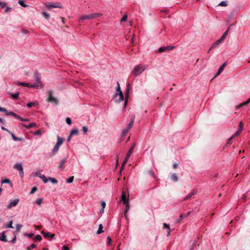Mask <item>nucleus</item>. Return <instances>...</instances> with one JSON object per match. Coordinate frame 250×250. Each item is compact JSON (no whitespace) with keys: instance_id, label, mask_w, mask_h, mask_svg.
I'll use <instances>...</instances> for the list:
<instances>
[{"instance_id":"nucleus-21","label":"nucleus","mask_w":250,"mask_h":250,"mask_svg":"<svg viewBox=\"0 0 250 250\" xmlns=\"http://www.w3.org/2000/svg\"><path fill=\"white\" fill-rule=\"evenodd\" d=\"M60 146H60L57 143H56V145H55L54 148H53V149L52 150V153L53 154H54L58 152V151Z\"/></svg>"},{"instance_id":"nucleus-50","label":"nucleus","mask_w":250,"mask_h":250,"mask_svg":"<svg viewBox=\"0 0 250 250\" xmlns=\"http://www.w3.org/2000/svg\"><path fill=\"white\" fill-rule=\"evenodd\" d=\"M127 18V16L126 15H125L123 16L122 18L121 19V22H124L126 21Z\"/></svg>"},{"instance_id":"nucleus-64","label":"nucleus","mask_w":250,"mask_h":250,"mask_svg":"<svg viewBox=\"0 0 250 250\" xmlns=\"http://www.w3.org/2000/svg\"><path fill=\"white\" fill-rule=\"evenodd\" d=\"M62 250H69V248L67 246H63Z\"/></svg>"},{"instance_id":"nucleus-40","label":"nucleus","mask_w":250,"mask_h":250,"mask_svg":"<svg viewBox=\"0 0 250 250\" xmlns=\"http://www.w3.org/2000/svg\"><path fill=\"white\" fill-rule=\"evenodd\" d=\"M36 247V245L32 244L30 246H29L27 247V250H31L33 249H34Z\"/></svg>"},{"instance_id":"nucleus-34","label":"nucleus","mask_w":250,"mask_h":250,"mask_svg":"<svg viewBox=\"0 0 250 250\" xmlns=\"http://www.w3.org/2000/svg\"><path fill=\"white\" fill-rule=\"evenodd\" d=\"M78 134V130L77 129H73L71 131L70 135H77Z\"/></svg>"},{"instance_id":"nucleus-12","label":"nucleus","mask_w":250,"mask_h":250,"mask_svg":"<svg viewBox=\"0 0 250 250\" xmlns=\"http://www.w3.org/2000/svg\"><path fill=\"white\" fill-rule=\"evenodd\" d=\"M191 211H188L187 213L186 214H181V215L180 216L179 218L177 219V222L178 223V222H180V221H181L184 218H186L187 217H188L190 214V213H191Z\"/></svg>"},{"instance_id":"nucleus-19","label":"nucleus","mask_w":250,"mask_h":250,"mask_svg":"<svg viewBox=\"0 0 250 250\" xmlns=\"http://www.w3.org/2000/svg\"><path fill=\"white\" fill-rule=\"evenodd\" d=\"M119 91H122L120 88V86L118 82H117V87L116 88V92L114 94V98H116L118 97V93H119Z\"/></svg>"},{"instance_id":"nucleus-22","label":"nucleus","mask_w":250,"mask_h":250,"mask_svg":"<svg viewBox=\"0 0 250 250\" xmlns=\"http://www.w3.org/2000/svg\"><path fill=\"white\" fill-rule=\"evenodd\" d=\"M22 125H23L24 127H26V128H32V127H34L36 126V124L35 123H31L28 125H26L25 124H22Z\"/></svg>"},{"instance_id":"nucleus-16","label":"nucleus","mask_w":250,"mask_h":250,"mask_svg":"<svg viewBox=\"0 0 250 250\" xmlns=\"http://www.w3.org/2000/svg\"><path fill=\"white\" fill-rule=\"evenodd\" d=\"M42 233L43 234V236L46 238L51 237L52 238L55 236L54 234L51 233L50 232H44V231H42Z\"/></svg>"},{"instance_id":"nucleus-14","label":"nucleus","mask_w":250,"mask_h":250,"mask_svg":"<svg viewBox=\"0 0 250 250\" xmlns=\"http://www.w3.org/2000/svg\"><path fill=\"white\" fill-rule=\"evenodd\" d=\"M243 124L242 122H241L240 123V125H239V128L238 129V130L233 134V136H237L240 134L242 130L243 129Z\"/></svg>"},{"instance_id":"nucleus-52","label":"nucleus","mask_w":250,"mask_h":250,"mask_svg":"<svg viewBox=\"0 0 250 250\" xmlns=\"http://www.w3.org/2000/svg\"><path fill=\"white\" fill-rule=\"evenodd\" d=\"M82 130L84 133H86L88 131V129L86 126H83L82 127Z\"/></svg>"},{"instance_id":"nucleus-31","label":"nucleus","mask_w":250,"mask_h":250,"mask_svg":"<svg viewBox=\"0 0 250 250\" xmlns=\"http://www.w3.org/2000/svg\"><path fill=\"white\" fill-rule=\"evenodd\" d=\"M103 227L102 225V224L99 225L98 229L97 231V233L98 234H101V233H102L103 232Z\"/></svg>"},{"instance_id":"nucleus-5","label":"nucleus","mask_w":250,"mask_h":250,"mask_svg":"<svg viewBox=\"0 0 250 250\" xmlns=\"http://www.w3.org/2000/svg\"><path fill=\"white\" fill-rule=\"evenodd\" d=\"M14 168L17 170L19 171V174L21 178H22L23 176V167L21 164L20 163H16L14 166Z\"/></svg>"},{"instance_id":"nucleus-1","label":"nucleus","mask_w":250,"mask_h":250,"mask_svg":"<svg viewBox=\"0 0 250 250\" xmlns=\"http://www.w3.org/2000/svg\"><path fill=\"white\" fill-rule=\"evenodd\" d=\"M101 13H91L88 15H83L80 17L79 21L82 22L85 20H90L95 19L97 18L102 16Z\"/></svg>"},{"instance_id":"nucleus-2","label":"nucleus","mask_w":250,"mask_h":250,"mask_svg":"<svg viewBox=\"0 0 250 250\" xmlns=\"http://www.w3.org/2000/svg\"><path fill=\"white\" fill-rule=\"evenodd\" d=\"M145 69L146 67L143 65L139 64L136 65L132 71V74L134 76H138L142 73Z\"/></svg>"},{"instance_id":"nucleus-57","label":"nucleus","mask_w":250,"mask_h":250,"mask_svg":"<svg viewBox=\"0 0 250 250\" xmlns=\"http://www.w3.org/2000/svg\"><path fill=\"white\" fill-rule=\"evenodd\" d=\"M43 174H42L40 172H37L35 173V176H37V177H39L41 178V177H42V175Z\"/></svg>"},{"instance_id":"nucleus-42","label":"nucleus","mask_w":250,"mask_h":250,"mask_svg":"<svg viewBox=\"0 0 250 250\" xmlns=\"http://www.w3.org/2000/svg\"><path fill=\"white\" fill-rule=\"evenodd\" d=\"M42 202V199L41 198H39L36 201V203L39 205H40Z\"/></svg>"},{"instance_id":"nucleus-44","label":"nucleus","mask_w":250,"mask_h":250,"mask_svg":"<svg viewBox=\"0 0 250 250\" xmlns=\"http://www.w3.org/2000/svg\"><path fill=\"white\" fill-rule=\"evenodd\" d=\"M49 181H50L54 184L57 183V180L53 178L49 177Z\"/></svg>"},{"instance_id":"nucleus-61","label":"nucleus","mask_w":250,"mask_h":250,"mask_svg":"<svg viewBox=\"0 0 250 250\" xmlns=\"http://www.w3.org/2000/svg\"><path fill=\"white\" fill-rule=\"evenodd\" d=\"M33 105V103L32 102L28 103L27 104V106L29 108L31 107Z\"/></svg>"},{"instance_id":"nucleus-13","label":"nucleus","mask_w":250,"mask_h":250,"mask_svg":"<svg viewBox=\"0 0 250 250\" xmlns=\"http://www.w3.org/2000/svg\"><path fill=\"white\" fill-rule=\"evenodd\" d=\"M121 200L123 202L124 204L129 203L128 199L126 197V195L124 192H123L122 194Z\"/></svg>"},{"instance_id":"nucleus-36","label":"nucleus","mask_w":250,"mask_h":250,"mask_svg":"<svg viewBox=\"0 0 250 250\" xmlns=\"http://www.w3.org/2000/svg\"><path fill=\"white\" fill-rule=\"evenodd\" d=\"M1 183L2 184H11V181L8 179H5L1 180Z\"/></svg>"},{"instance_id":"nucleus-32","label":"nucleus","mask_w":250,"mask_h":250,"mask_svg":"<svg viewBox=\"0 0 250 250\" xmlns=\"http://www.w3.org/2000/svg\"><path fill=\"white\" fill-rule=\"evenodd\" d=\"M11 136H12V137L13 138V139L14 140V141H21V138H18L16 136H15V135L12 133L11 132V133H10Z\"/></svg>"},{"instance_id":"nucleus-26","label":"nucleus","mask_w":250,"mask_h":250,"mask_svg":"<svg viewBox=\"0 0 250 250\" xmlns=\"http://www.w3.org/2000/svg\"><path fill=\"white\" fill-rule=\"evenodd\" d=\"M196 194L195 191H192L190 192L188 196H187L184 199V200L186 201L189 198H190L193 195H195Z\"/></svg>"},{"instance_id":"nucleus-56","label":"nucleus","mask_w":250,"mask_h":250,"mask_svg":"<svg viewBox=\"0 0 250 250\" xmlns=\"http://www.w3.org/2000/svg\"><path fill=\"white\" fill-rule=\"evenodd\" d=\"M101 205L102 206V211L104 212V208H105L106 205L105 202L104 201L102 202Z\"/></svg>"},{"instance_id":"nucleus-35","label":"nucleus","mask_w":250,"mask_h":250,"mask_svg":"<svg viewBox=\"0 0 250 250\" xmlns=\"http://www.w3.org/2000/svg\"><path fill=\"white\" fill-rule=\"evenodd\" d=\"M10 95L15 99H17L19 98V93L17 92L15 94L11 93Z\"/></svg>"},{"instance_id":"nucleus-45","label":"nucleus","mask_w":250,"mask_h":250,"mask_svg":"<svg viewBox=\"0 0 250 250\" xmlns=\"http://www.w3.org/2000/svg\"><path fill=\"white\" fill-rule=\"evenodd\" d=\"M38 188L37 187H33L32 189H31V190L30 191V194H33V193H34L37 190Z\"/></svg>"},{"instance_id":"nucleus-53","label":"nucleus","mask_w":250,"mask_h":250,"mask_svg":"<svg viewBox=\"0 0 250 250\" xmlns=\"http://www.w3.org/2000/svg\"><path fill=\"white\" fill-rule=\"evenodd\" d=\"M6 5V3L4 2H0V9L2 8Z\"/></svg>"},{"instance_id":"nucleus-63","label":"nucleus","mask_w":250,"mask_h":250,"mask_svg":"<svg viewBox=\"0 0 250 250\" xmlns=\"http://www.w3.org/2000/svg\"><path fill=\"white\" fill-rule=\"evenodd\" d=\"M25 235H26L27 236L31 238V237H32L34 235V234L32 233H26Z\"/></svg>"},{"instance_id":"nucleus-6","label":"nucleus","mask_w":250,"mask_h":250,"mask_svg":"<svg viewBox=\"0 0 250 250\" xmlns=\"http://www.w3.org/2000/svg\"><path fill=\"white\" fill-rule=\"evenodd\" d=\"M45 6L50 9L51 8H62V6L61 4L59 2H55V3H46L45 4Z\"/></svg>"},{"instance_id":"nucleus-28","label":"nucleus","mask_w":250,"mask_h":250,"mask_svg":"<svg viewBox=\"0 0 250 250\" xmlns=\"http://www.w3.org/2000/svg\"><path fill=\"white\" fill-rule=\"evenodd\" d=\"M229 29H228L226 31H225V32L223 34V35L222 36V37H221V38L220 39V41L223 42L225 39L226 38L227 35H228V32H229Z\"/></svg>"},{"instance_id":"nucleus-39","label":"nucleus","mask_w":250,"mask_h":250,"mask_svg":"<svg viewBox=\"0 0 250 250\" xmlns=\"http://www.w3.org/2000/svg\"><path fill=\"white\" fill-rule=\"evenodd\" d=\"M22 226L21 224H17L16 226V229L17 232H20Z\"/></svg>"},{"instance_id":"nucleus-54","label":"nucleus","mask_w":250,"mask_h":250,"mask_svg":"<svg viewBox=\"0 0 250 250\" xmlns=\"http://www.w3.org/2000/svg\"><path fill=\"white\" fill-rule=\"evenodd\" d=\"M107 245L108 246L110 245V244H111V238H110V236H107Z\"/></svg>"},{"instance_id":"nucleus-27","label":"nucleus","mask_w":250,"mask_h":250,"mask_svg":"<svg viewBox=\"0 0 250 250\" xmlns=\"http://www.w3.org/2000/svg\"><path fill=\"white\" fill-rule=\"evenodd\" d=\"M13 224V221H10L8 222H7L6 224L4 225L6 228H13V227L12 226Z\"/></svg>"},{"instance_id":"nucleus-47","label":"nucleus","mask_w":250,"mask_h":250,"mask_svg":"<svg viewBox=\"0 0 250 250\" xmlns=\"http://www.w3.org/2000/svg\"><path fill=\"white\" fill-rule=\"evenodd\" d=\"M219 6H226L227 5V3L225 1H222L219 4Z\"/></svg>"},{"instance_id":"nucleus-17","label":"nucleus","mask_w":250,"mask_h":250,"mask_svg":"<svg viewBox=\"0 0 250 250\" xmlns=\"http://www.w3.org/2000/svg\"><path fill=\"white\" fill-rule=\"evenodd\" d=\"M0 240L3 242H7L6 235L4 232L0 233Z\"/></svg>"},{"instance_id":"nucleus-25","label":"nucleus","mask_w":250,"mask_h":250,"mask_svg":"<svg viewBox=\"0 0 250 250\" xmlns=\"http://www.w3.org/2000/svg\"><path fill=\"white\" fill-rule=\"evenodd\" d=\"M7 115H10L13 116L16 118L18 119H19L20 117L18 115L16 114V113H14L13 112L10 111V112H7Z\"/></svg>"},{"instance_id":"nucleus-8","label":"nucleus","mask_w":250,"mask_h":250,"mask_svg":"<svg viewBox=\"0 0 250 250\" xmlns=\"http://www.w3.org/2000/svg\"><path fill=\"white\" fill-rule=\"evenodd\" d=\"M174 48H175V46H171V45H168L167 46H163V47H160L159 49V51L160 52H166L167 51L171 50Z\"/></svg>"},{"instance_id":"nucleus-46","label":"nucleus","mask_w":250,"mask_h":250,"mask_svg":"<svg viewBox=\"0 0 250 250\" xmlns=\"http://www.w3.org/2000/svg\"><path fill=\"white\" fill-rule=\"evenodd\" d=\"M124 205L125 206V212H128L130 208L129 203H127V204H125Z\"/></svg>"},{"instance_id":"nucleus-9","label":"nucleus","mask_w":250,"mask_h":250,"mask_svg":"<svg viewBox=\"0 0 250 250\" xmlns=\"http://www.w3.org/2000/svg\"><path fill=\"white\" fill-rule=\"evenodd\" d=\"M129 91H130L129 83H128L127 84V87H126V91H125V103H124V108L125 107L126 105L127 104V99L129 97Z\"/></svg>"},{"instance_id":"nucleus-11","label":"nucleus","mask_w":250,"mask_h":250,"mask_svg":"<svg viewBox=\"0 0 250 250\" xmlns=\"http://www.w3.org/2000/svg\"><path fill=\"white\" fill-rule=\"evenodd\" d=\"M118 97H119V98H118V97L115 98L117 103H119L124 100V95L122 91H119V93H118Z\"/></svg>"},{"instance_id":"nucleus-24","label":"nucleus","mask_w":250,"mask_h":250,"mask_svg":"<svg viewBox=\"0 0 250 250\" xmlns=\"http://www.w3.org/2000/svg\"><path fill=\"white\" fill-rule=\"evenodd\" d=\"M63 138L60 137L59 136H57V142L56 143H57L60 146H61L63 143Z\"/></svg>"},{"instance_id":"nucleus-29","label":"nucleus","mask_w":250,"mask_h":250,"mask_svg":"<svg viewBox=\"0 0 250 250\" xmlns=\"http://www.w3.org/2000/svg\"><path fill=\"white\" fill-rule=\"evenodd\" d=\"M18 3L21 5V6L23 7H27L28 6V5L27 4H25L24 3V0H19V1H18Z\"/></svg>"},{"instance_id":"nucleus-58","label":"nucleus","mask_w":250,"mask_h":250,"mask_svg":"<svg viewBox=\"0 0 250 250\" xmlns=\"http://www.w3.org/2000/svg\"><path fill=\"white\" fill-rule=\"evenodd\" d=\"M19 120H20V121H22V122H28L29 121L28 119H26V118L23 119L21 117H20V118Z\"/></svg>"},{"instance_id":"nucleus-41","label":"nucleus","mask_w":250,"mask_h":250,"mask_svg":"<svg viewBox=\"0 0 250 250\" xmlns=\"http://www.w3.org/2000/svg\"><path fill=\"white\" fill-rule=\"evenodd\" d=\"M42 237L41 235H37L35 237H34V240L35 241H41L42 240Z\"/></svg>"},{"instance_id":"nucleus-62","label":"nucleus","mask_w":250,"mask_h":250,"mask_svg":"<svg viewBox=\"0 0 250 250\" xmlns=\"http://www.w3.org/2000/svg\"><path fill=\"white\" fill-rule=\"evenodd\" d=\"M129 158V157H127V155H126V157L123 162L124 163V164H126V162H127L128 159Z\"/></svg>"},{"instance_id":"nucleus-51","label":"nucleus","mask_w":250,"mask_h":250,"mask_svg":"<svg viewBox=\"0 0 250 250\" xmlns=\"http://www.w3.org/2000/svg\"><path fill=\"white\" fill-rule=\"evenodd\" d=\"M0 111L4 112L6 115L7 113V110L6 108L0 107Z\"/></svg>"},{"instance_id":"nucleus-60","label":"nucleus","mask_w":250,"mask_h":250,"mask_svg":"<svg viewBox=\"0 0 250 250\" xmlns=\"http://www.w3.org/2000/svg\"><path fill=\"white\" fill-rule=\"evenodd\" d=\"M34 134L35 135H41V131L40 130H38L36 131H35L34 133Z\"/></svg>"},{"instance_id":"nucleus-30","label":"nucleus","mask_w":250,"mask_h":250,"mask_svg":"<svg viewBox=\"0 0 250 250\" xmlns=\"http://www.w3.org/2000/svg\"><path fill=\"white\" fill-rule=\"evenodd\" d=\"M171 179L175 182H177L178 180V176H177L176 173H173L171 175Z\"/></svg>"},{"instance_id":"nucleus-20","label":"nucleus","mask_w":250,"mask_h":250,"mask_svg":"<svg viewBox=\"0 0 250 250\" xmlns=\"http://www.w3.org/2000/svg\"><path fill=\"white\" fill-rule=\"evenodd\" d=\"M222 42L220 41V40H218L217 41H216L215 42H214L213 43V44L212 45L211 48H210L209 50L210 51L211 49H212V48H214L215 47H216L220 43H221Z\"/></svg>"},{"instance_id":"nucleus-15","label":"nucleus","mask_w":250,"mask_h":250,"mask_svg":"<svg viewBox=\"0 0 250 250\" xmlns=\"http://www.w3.org/2000/svg\"><path fill=\"white\" fill-rule=\"evenodd\" d=\"M226 63L225 62L220 67L217 74H216L214 77H216L217 76L219 75L223 71V70L225 68V67L226 66Z\"/></svg>"},{"instance_id":"nucleus-48","label":"nucleus","mask_w":250,"mask_h":250,"mask_svg":"<svg viewBox=\"0 0 250 250\" xmlns=\"http://www.w3.org/2000/svg\"><path fill=\"white\" fill-rule=\"evenodd\" d=\"M42 14L46 19H48L50 17L49 15L45 12H43Z\"/></svg>"},{"instance_id":"nucleus-37","label":"nucleus","mask_w":250,"mask_h":250,"mask_svg":"<svg viewBox=\"0 0 250 250\" xmlns=\"http://www.w3.org/2000/svg\"><path fill=\"white\" fill-rule=\"evenodd\" d=\"M41 178L42 179V181L44 183H46L49 181V178L48 179L46 178V177L45 176V175L43 174Z\"/></svg>"},{"instance_id":"nucleus-18","label":"nucleus","mask_w":250,"mask_h":250,"mask_svg":"<svg viewBox=\"0 0 250 250\" xmlns=\"http://www.w3.org/2000/svg\"><path fill=\"white\" fill-rule=\"evenodd\" d=\"M16 84L18 85L23 86H25V87H27L32 88L31 84H30L27 83H25L24 82H17L16 83Z\"/></svg>"},{"instance_id":"nucleus-33","label":"nucleus","mask_w":250,"mask_h":250,"mask_svg":"<svg viewBox=\"0 0 250 250\" xmlns=\"http://www.w3.org/2000/svg\"><path fill=\"white\" fill-rule=\"evenodd\" d=\"M164 228L168 229L167 233H168V235H169L170 233V229L169 225L165 223H164Z\"/></svg>"},{"instance_id":"nucleus-49","label":"nucleus","mask_w":250,"mask_h":250,"mask_svg":"<svg viewBox=\"0 0 250 250\" xmlns=\"http://www.w3.org/2000/svg\"><path fill=\"white\" fill-rule=\"evenodd\" d=\"M244 105H246L245 103L244 102L242 103L239 104V105H238L237 106H236V109H239L240 108H241V107H242V106H243Z\"/></svg>"},{"instance_id":"nucleus-55","label":"nucleus","mask_w":250,"mask_h":250,"mask_svg":"<svg viewBox=\"0 0 250 250\" xmlns=\"http://www.w3.org/2000/svg\"><path fill=\"white\" fill-rule=\"evenodd\" d=\"M66 123L68 125H71V120L70 118L67 117V118H66Z\"/></svg>"},{"instance_id":"nucleus-7","label":"nucleus","mask_w":250,"mask_h":250,"mask_svg":"<svg viewBox=\"0 0 250 250\" xmlns=\"http://www.w3.org/2000/svg\"><path fill=\"white\" fill-rule=\"evenodd\" d=\"M19 202V199H15L13 200H10L9 204L7 206L8 209H10L11 208L15 207L17 205Z\"/></svg>"},{"instance_id":"nucleus-4","label":"nucleus","mask_w":250,"mask_h":250,"mask_svg":"<svg viewBox=\"0 0 250 250\" xmlns=\"http://www.w3.org/2000/svg\"><path fill=\"white\" fill-rule=\"evenodd\" d=\"M134 119H135V116L132 117L131 118L130 123L128 124V125H127L126 127H125V128H124L123 129L122 133V137L125 136V135L128 133L129 130L131 128V127L133 125V124L134 123Z\"/></svg>"},{"instance_id":"nucleus-59","label":"nucleus","mask_w":250,"mask_h":250,"mask_svg":"<svg viewBox=\"0 0 250 250\" xmlns=\"http://www.w3.org/2000/svg\"><path fill=\"white\" fill-rule=\"evenodd\" d=\"M148 173L151 175L152 176H153V177H155V174H154V172L153 170H149L148 171Z\"/></svg>"},{"instance_id":"nucleus-43","label":"nucleus","mask_w":250,"mask_h":250,"mask_svg":"<svg viewBox=\"0 0 250 250\" xmlns=\"http://www.w3.org/2000/svg\"><path fill=\"white\" fill-rule=\"evenodd\" d=\"M74 180V176H71L68 179H67L66 182L67 183H71L73 182Z\"/></svg>"},{"instance_id":"nucleus-38","label":"nucleus","mask_w":250,"mask_h":250,"mask_svg":"<svg viewBox=\"0 0 250 250\" xmlns=\"http://www.w3.org/2000/svg\"><path fill=\"white\" fill-rule=\"evenodd\" d=\"M66 162V159L65 158H64L63 159L62 161H61V164H60V165L59 166V168H62L63 167V165L65 164V163Z\"/></svg>"},{"instance_id":"nucleus-10","label":"nucleus","mask_w":250,"mask_h":250,"mask_svg":"<svg viewBox=\"0 0 250 250\" xmlns=\"http://www.w3.org/2000/svg\"><path fill=\"white\" fill-rule=\"evenodd\" d=\"M48 98L47 99V101L48 102H54L55 103V104H57L58 103V101L57 100L53 97L52 96V93H51V91H48Z\"/></svg>"},{"instance_id":"nucleus-3","label":"nucleus","mask_w":250,"mask_h":250,"mask_svg":"<svg viewBox=\"0 0 250 250\" xmlns=\"http://www.w3.org/2000/svg\"><path fill=\"white\" fill-rule=\"evenodd\" d=\"M34 78L35 80L36 83L31 84L32 88H37L42 85V83L41 81V76L38 73L34 74Z\"/></svg>"},{"instance_id":"nucleus-23","label":"nucleus","mask_w":250,"mask_h":250,"mask_svg":"<svg viewBox=\"0 0 250 250\" xmlns=\"http://www.w3.org/2000/svg\"><path fill=\"white\" fill-rule=\"evenodd\" d=\"M135 147V144H134L129 149L128 152L126 154L127 157H130V155L132 153V152L134 149Z\"/></svg>"}]
</instances>
